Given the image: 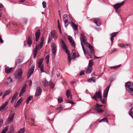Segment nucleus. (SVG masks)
I'll list each match as a JSON object with an SVG mask.
<instances>
[{
  "label": "nucleus",
  "mask_w": 133,
  "mask_h": 133,
  "mask_svg": "<svg viewBox=\"0 0 133 133\" xmlns=\"http://www.w3.org/2000/svg\"><path fill=\"white\" fill-rule=\"evenodd\" d=\"M80 39L81 42H82L84 45L89 48V50H88L87 51L88 54L89 55L91 56V54H94L95 51L93 48V47L86 41L85 36L83 35H81L80 37Z\"/></svg>",
  "instance_id": "1"
},
{
  "label": "nucleus",
  "mask_w": 133,
  "mask_h": 133,
  "mask_svg": "<svg viewBox=\"0 0 133 133\" xmlns=\"http://www.w3.org/2000/svg\"><path fill=\"white\" fill-rule=\"evenodd\" d=\"M63 20L65 24V26L66 27L70 23H71V26L74 30L77 31L78 30L77 26L75 24L71 21V19L69 15H64L63 16Z\"/></svg>",
  "instance_id": "2"
},
{
  "label": "nucleus",
  "mask_w": 133,
  "mask_h": 133,
  "mask_svg": "<svg viewBox=\"0 0 133 133\" xmlns=\"http://www.w3.org/2000/svg\"><path fill=\"white\" fill-rule=\"evenodd\" d=\"M60 42L62 46V47L63 50H64L65 52L68 55V64L69 65H70L71 61V57L69 53V52L67 49V46L64 43V41L62 39H61L60 41Z\"/></svg>",
  "instance_id": "3"
},
{
  "label": "nucleus",
  "mask_w": 133,
  "mask_h": 133,
  "mask_svg": "<svg viewBox=\"0 0 133 133\" xmlns=\"http://www.w3.org/2000/svg\"><path fill=\"white\" fill-rule=\"evenodd\" d=\"M44 38L43 37H42L41 38L40 44L36 45L35 49L34 51V58H35L37 53V49L39 48L40 45V48H41L43 46L44 44Z\"/></svg>",
  "instance_id": "4"
},
{
  "label": "nucleus",
  "mask_w": 133,
  "mask_h": 133,
  "mask_svg": "<svg viewBox=\"0 0 133 133\" xmlns=\"http://www.w3.org/2000/svg\"><path fill=\"white\" fill-rule=\"evenodd\" d=\"M23 73V70L20 68L16 69L14 74L15 78L17 79H19L22 77Z\"/></svg>",
  "instance_id": "5"
},
{
  "label": "nucleus",
  "mask_w": 133,
  "mask_h": 133,
  "mask_svg": "<svg viewBox=\"0 0 133 133\" xmlns=\"http://www.w3.org/2000/svg\"><path fill=\"white\" fill-rule=\"evenodd\" d=\"M127 89L132 95H133V83L128 82L125 84Z\"/></svg>",
  "instance_id": "6"
},
{
  "label": "nucleus",
  "mask_w": 133,
  "mask_h": 133,
  "mask_svg": "<svg viewBox=\"0 0 133 133\" xmlns=\"http://www.w3.org/2000/svg\"><path fill=\"white\" fill-rule=\"evenodd\" d=\"M51 51L52 53V58L54 57L56 51V47L55 44L53 43L51 45Z\"/></svg>",
  "instance_id": "7"
},
{
  "label": "nucleus",
  "mask_w": 133,
  "mask_h": 133,
  "mask_svg": "<svg viewBox=\"0 0 133 133\" xmlns=\"http://www.w3.org/2000/svg\"><path fill=\"white\" fill-rule=\"evenodd\" d=\"M101 94V91L99 90L98 92H96L94 95L93 96L91 97V98L97 101V98L99 99L102 98Z\"/></svg>",
  "instance_id": "8"
},
{
  "label": "nucleus",
  "mask_w": 133,
  "mask_h": 133,
  "mask_svg": "<svg viewBox=\"0 0 133 133\" xmlns=\"http://www.w3.org/2000/svg\"><path fill=\"white\" fill-rule=\"evenodd\" d=\"M50 34L51 37L53 38L54 40H56L57 39L58 37L57 33L55 30H54L52 31Z\"/></svg>",
  "instance_id": "9"
},
{
  "label": "nucleus",
  "mask_w": 133,
  "mask_h": 133,
  "mask_svg": "<svg viewBox=\"0 0 133 133\" xmlns=\"http://www.w3.org/2000/svg\"><path fill=\"white\" fill-rule=\"evenodd\" d=\"M14 115L15 114L14 113L10 114L9 115L7 119L6 120V123L5 124L12 122L13 121V118L14 117Z\"/></svg>",
  "instance_id": "10"
},
{
  "label": "nucleus",
  "mask_w": 133,
  "mask_h": 133,
  "mask_svg": "<svg viewBox=\"0 0 133 133\" xmlns=\"http://www.w3.org/2000/svg\"><path fill=\"white\" fill-rule=\"evenodd\" d=\"M42 91L41 88L39 87H38L36 89L35 97H38L41 94Z\"/></svg>",
  "instance_id": "11"
},
{
  "label": "nucleus",
  "mask_w": 133,
  "mask_h": 133,
  "mask_svg": "<svg viewBox=\"0 0 133 133\" xmlns=\"http://www.w3.org/2000/svg\"><path fill=\"white\" fill-rule=\"evenodd\" d=\"M35 66L34 65H32L31 68L29 69V71L28 72V74L27 76L28 78H29L31 75L32 74L34 70Z\"/></svg>",
  "instance_id": "12"
},
{
  "label": "nucleus",
  "mask_w": 133,
  "mask_h": 133,
  "mask_svg": "<svg viewBox=\"0 0 133 133\" xmlns=\"http://www.w3.org/2000/svg\"><path fill=\"white\" fill-rule=\"evenodd\" d=\"M110 86L108 85L104 90L103 93V97L104 98H107L108 92L110 88Z\"/></svg>",
  "instance_id": "13"
},
{
  "label": "nucleus",
  "mask_w": 133,
  "mask_h": 133,
  "mask_svg": "<svg viewBox=\"0 0 133 133\" xmlns=\"http://www.w3.org/2000/svg\"><path fill=\"white\" fill-rule=\"evenodd\" d=\"M68 39L71 45L75 48V44L72 37L68 36Z\"/></svg>",
  "instance_id": "14"
},
{
  "label": "nucleus",
  "mask_w": 133,
  "mask_h": 133,
  "mask_svg": "<svg viewBox=\"0 0 133 133\" xmlns=\"http://www.w3.org/2000/svg\"><path fill=\"white\" fill-rule=\"evenodd\" d=\"M93 21L98 26H100L101 24V20L99 18H95L93 19Z\"/></svg>",
  "instance_id": "15"
},
{
  "label": "nucleus",
  "mask_w": 133,
  "mask_h": 133,
  "mask_svg": "<svg viewBox=\"0 0 133 133\" xmlns=\"http://www.w3.org/2000/svg\"><path fill=\"white\" fill-rule=\"evenodd\" d=\"M124 3V2L123 1L121 3L116 4L114 5V7L115 9H117L119 8Z\"/></svg>",
  "instance_id": "16"
},
{
  "label": "nucleus",
  "mask_w": 133,
  "mask_h": 133,
  "mask_svg": "<svg viewBox=\"0 0 133 133\" xmlns=\"http://www.w3.org/2000/svg\"><path fill=\"white\" fill-rule=\"evenodd\" d=\"M40 35V30H38L35 33L36 41H37Z\"/></svg>",
  "instance_id": "17"
},
{
  "label": "nucleus",
  "mask_w": 133,
  "mask_h": 133,
  "mask_svg": "<svg viewBox=\"0 0 133 133\" xmlns=\"http://www.w3.org/2000/svg\"><path fill=\"white\" fill-rule=\"evenodd\" d=\"M117 32H115L110 34V36H111V37L110 39V40L111 42V44H112L113 42L114 37L116 35H117Z\"/></svg>",
  "instance_id": "18"
},
{
  "label": "nucleus",
  "mask_w": 133,
  "mask_h": 133,
  "mask_svg": "<svg viewBox=\"0 0 133 133\" xmlns=\"http://www.w3.org/2000/svg\"><path fill=\"white\" fill-rule=\"evenodd\" d=\"M26 91L25 86L23 87L21 90V91L20 94L19 95V96L21 97L22 95L24 94Z\"/></svg>",
  "instance_id": "19"
},
{
  "label": "nucleus",
  "mask_w": 133,
  "mask_h": 133,
  "mask_svg": "<svg viewBox=\"0 0 133 133\" xmlns=\"http://www.w3.org/2000/svg\"><path fill=\"white\" fill-rule=\"evenodd\" d=\"M70 92V91L69 90H68L66 91V95L67 96V97L68 98H71L72 96L71 95Z\"/></svg>",
  "instance_id": "20"
},
{
  "label": "nucleus",
  "mask_w": 133,
  "mask_h": 133,
  "mask_svg": "<svg viewBox=\"0 0 133 133\" xmlns=\"http://www.w3.org/2000/svg\"><path fill=\"white\" fill-rule=\"evenodd\" d=\"M42 82L43 85L45 87L48 84V82L46 79H43L42 81Z\"/></svg>",
  "instance_id": "21"
},
{
  "label": "nucleus",
  "mask_w": 133,
  "mask_h": 133,
  "mask_svg": "<svg viewBox=\"0 0 133 133\" xmlns=\"http://www.w3.org/2000/svg\"><path fill=\"white\" fill-rule=\"evenodd\" d=\"M12 68H10L9 67H6L5 68V71L6 73L8 74L11 71Z\"/></svg>",
  "instance_id": "22"
},
{
  "label": "nucleus",
  "mask_w": 133,
  "mask_h": 133,
  "mask_svg": "<svg viewBox=\"0 0 133 133\" xmlns=\"http://www.w3.org/2000/svg\"><path fill=\"white\" fill-rule=\"evenodd\" d=\"M8 103V102H6L4 104L1 106V107H0V111H1L4 109Z\"/></svg>",
  "instance_id": "23"
},
{
  "label": "nucleus",
  "mask_w": 133,
  "mask_h": 133,
  "mask_svg": "<svg viewBox=\"0 0 133 133\" xmlns=\"http://www.w3.org/2000/svg\"><path fill=\"white\" fill-rule=\"evenodd\" d=\"M92 68L88 66V67L86 71V72L87 74H89L92 71Z\"/></svg>",
  "instance_id": "24"
},
{
  "label": "nucleus",
  "mask_w": 133,
  "mask_h": 133,
  "mask_svg": "<svg viewBox=\"0 0 133 133\" xmlns=\"http://www.w3.org/2000/svg\"><path fill=\"white\" fill-rule=\"evenodd\" d=\"M72 53H73L72 55V59H74L77 56H78V53L77 52H73V50L72 51Z\"/></svg>",
  "instance_id": "25"
},
{
  "label": "nucleus",
  "mask_w": 133,
  "mask_h": 133,
  "mask_svg": "<svg viewBox=\"0 0 133 133\" xmlns=\"http://www.w3.org/2000/svg\"><path fill=\"white\" fill-rule=\"evenodd\" d=\"M120 47L123 48H126V46L128 47L129 48L130 47V45L128 44H120L119 45Z\"/></svg>",
  "instance_id": "26"
},
{
  "label": "nucleus",
  "mask_w": 133,
  "mask_h": 133,
  "mask_svg": "<svg viewBox=\"0 0 133 133\" xmlns=\"http://www.w3.org/2000/svg\"><path fill=\"white\" fill-rule=\"evenodd\" d=\"M95 110L98 112H101L103 111V110L100 108L95 107Z\"/></svg>",
  "instance_id": "27"
},
{
  "label": "nucleus",
  "mask_w": 133,
  "mask_h": 133,
  "mask_svg": "<svg viewBox=\"0 0 133 133\" xmlns=\"http://www.w3.org/2000/svg\"><path fill=\"white\" fill-rule=\"evenodd\" d=\"M22 101V98H21L19 100H18L17 102V104L16 105V106L15 107L16 108V107L19 105L21 103Z\"/></svg>",
  "instance_id": "28"
},
{
  "label": "nucleus",
  "mask_w": 133,
  "mask_h": 133,
  "mask_svg": "<svg viewBox=\"0 0 133 133\" xmlns=\"http://www.w3.org/2000/svg\"><path fill=\"white\" fill-rule=\"evenodd\" d=\"M96 81V79L94 78V77H92L90 78L88 80V81L89 82H91L93 81L94 82H95Z\"/></svg>",
  "instance_id": "29"
},
{
  "label": "nucleus",
  "mask_w": 133,
  "mask_h": 133,
  "mask_svg": "<svg viewBox=\"0 0 133 133\" xmlns=\"http://www.w3.org/2000/svg\"><path fill=\"white\" fill-rule=\"evenodd\" d=\"M129 115L132 117L133 118V108H131L129 113Z\"/></svg>",
  "instance_id": "30"
},
{
  "label": "nucleus",
  "mask_w": 133,
  "mask_h": 133,
  "mask_svg": "<svg viewBox=\"0 0 133 133\" xmlns=\"http://www.w3.org/2000/svg\"><path fill=\"white\" fill-rule=\"evenodd\" d=\"M28 43L30 47L32 44V40L30 37H29L28 38Z\"/></svg>",
  "instance_id": "31"
},
{
  "label": "nucleus",
  "mask_w": 133,
  "mask_h": 133,
  "mask_svg": "<svg viewBox=\"0 0 133 133\" xmlns=\"http://www.w3.org/2000/svg\"><path fill=\"white\" fill-rule=\"evenodd\" d=\"M22 60L20 59H17L15 63L16 65H17L19 64L21 62Z\"/></svg>",
  "instance_id": "32"
},
{
  "label": "nucleus",
  "mask_w": 133,
  "mask_h": 133,
  "mask_svg": "<svg viewBox=\"0 0 133 133\" xmlns=\"http://www.w3.org/2000/svg\"><path fill=\"white\" fill-rule=\"evenodd\" d=\"M12 82V79L10 77H9L7 79V81L5 84H8L9 83H10Z\"/></svg>",
  "instance_id": "33"
},
{
  "label": "nucleus",
  "mask_w": 133,
  "mask_h": 133,
  "mask_svg": "<svg viewBox=\"0 0 133 133\" xmlns=\"http://www.w3.org/2000/svg\"><path fill=\"white\" fill-rule=\"evenodd\" d=\"M121 65L120 64V65H119L117 66H111V67H110V68L111 69H117L118 68L120 67L121 66Z\"/></svg>",
  "instance_id": "34"
},
{
  "label": "nucleus",
  "mask_w": 133,
  "mask_h": 133,
  "mask_svg": "<svg viewBox=\"0 0 133 133\" xmlns=\"http://www.w3.org/2000/svg\"><path fill=\"white\" fill-rule=\"evenodd\" d=\"M43 60V59H39L38 62V66L43 65H42Z\"/></svg>",
  "instance_id": "35"
},
{
  "label": "nucleus",
  "mask_w": 133,
  "mask_h": 133,
  "mask_svg": "<svg viewBox=\"0 0 133 133\" xmlns=\"http://www.w3.org/2000/svg\"><path fill=\"white\" fill-rule=\"evenodd\" d=\"M107 122V123H108V121L107 120L106 118H104L101 119L99 121V122Z\"/></svg>",
  "instance_id": "36"
},
{
  "label": "nucleus",
  "mask_w": 133,
  "mask_h": 133,
  "mask_svg": "<svg viewBox=\"0 0 133 133\" xmlns=\"http://www.w3.org/2000/svg\"><path fill=\"white\" fill-rule=\"evenodd\" d=\"M25 130V129L24 128L21 129L18 131L17 133H24Z\"/></svg>",
  "instance_id": "37"
},
{
  "label": "nucleus",
  "mask_w": 133,
  "mask_h": 133,
  "mask_svg": "<svg viewBox=\"0 0 133 133\" xmlns=\"http://www.w3.org/2000/svg\"><path fill=\"white\" fill-rule=\"evenodd\" d=\"M92 60H90L89 61V63L88 66L92 68Z\"/></svg>",
  "instance_id": "38"
},
{
  "label": "nucleus",
  "mask_w": 133,
  "mask_h": 133,
  "mask_svg": "<svg viewBox=\"0 0 133 133\" xmlns=\"http://www.w3.org/2000/svg\"><path fill=\"white\" fill-rule=\"evenodd\" d=\"M49 55H48L45 57V59L46 60V63H48L49 61Z\"/></svg>",
  "instance_id": "39"
},
{
  "label": "nucleus",
  "mask_w": 133,
  "mask_h": 133,
  "mask_svg": "<svg viewBox=\"0 0 133 133\" xmlns=\"http://www.w3.org/2000/svg\"><path fill=\"white\" fill-rule=\"evenodd\" d=\"M100 100L101 101V102L103 104H105L106 103V100L105 99H102V98H100Z\"/></svg>",
  "instance_id": "40"
},
{
  "label": "nucleus",
  "mask_w": 133,
  "mask_h": 133,
  "mask_svg": "<svg viewBox=\"0 0 133 133\" xmlns=\"http://www.w3.org/2000/svg\"><path fill=\"white\" fill-rule=\"evenodd\" d=\"M18 92H16L13 96L12 97V98H14V99H15L18 95Z\"/></svg>",
  "instance_id": "41"
},
{
  "label": "nucleus",
  "mask_w": 133,
  "mask_h": 133,
  "mask_svg": "<svg viewBox=\"0 0 133 133\" xmlns=\"http://www.w3.org/2000/svg\"><path fill=\"white\" fill-rule=\"evenodd\" d=\"M49 85L52 88H54V85L52 82H50L49 83Z\"/></svg>",
  "instance_id": "42"
},
{
  "label": "nucleus",
  "mask_w": 133,
  "mask_h": 133,
  "mask_svg": "<svg viewBox=\"0 0 133 133\" xmlns=\"http://www.w3.org/2000/svg\"><path fill=\"white\" fill-rule=\"evenodd\" d=\"M41 72H44V71L43 69V66H38Z\"/></svg>",
  "instance_id": "43"
},
{
  "label": "nucleus",
  "mask_w": 133,
  "mask_h": 133,
  "mask_svg": "<svg viewBox=\"0 0 133 133\" xmlns=\"http://www.w3.org/2000/svg\"><path fill=\"white\" fill-rule=\"evenodd\" d=\"M58 103H60L63 102V99L61 97H59L58 99Z\"/></svg>",
  "instance_id": "44"
},
{
  "label": "nucleus",
  "mask_w": 133,
  "mask_h": 133,
  "mask_svg": "<svg viewBox=\"0 0 133 133\" xmlns=\"http://www.w3.org/2000/svg\"><path fill=\"white\" fill-rule=\"evenodd\" d=\"M11 91L10 90H8L6 91L5 92L4 94H5V95H7L9 94L10 93Z\"/></svg>",
  "instance_id": "45"
},
{
  "label": "nucleus",
  "mask_w": 133,
  "mask_h": 133,
  "mask_svg": "<svg viewBox=\"0 0 133 133\" xmlns=\"http://www.w3.org/2000/svg\"><path fill=\"white\" fill-rule=\"evenodd\" d=\"M42 4L43 5V8H45L46 6V3L45 1H43L42 2Z\"/></svg>",
  "instance_id": "46"
},
{
  "label": "nucleus",
  "mask_w": 133,
  "mask_h": 133,
  "mask_svg": "<svg viewBox=\"0 0 133 133\" xmlns=\"http://www.w3.org/2000/svg\"><path fill=\"white\" fill-rule=\"evenodd\" d=\"M32 98V96H30L27 98L26 100L28 101V102H29Z\"/></svg>",
  "instance_id": "47"
},
{
  "label": "nucleus",
  "mask_w": 133,
  "mask_h": 133,
  "mask_svg": "<svg viewBox=\"0 0 133 133\" xmlns=\"http://www.w3.org/2000/svg\"><path fill=\"white\" fill-rule=\"evenodd\" d=\"M81 45H82V49H83V52H84V54H85V52H86L85 49L84 48V47H83V44L82 43V42H81Z\"/></svg>",
  "instance_id": "48"
},
{
  "label": "nucleus",
  "mask_w": 133,
  "mask_h": 133,
  "mask_svg": "<svg viewBox=\"0 0 133 133\" xmlns=\"http://www.w3.org/2000/svg\"><path fill=\"white\" fill-rule=\"evenodd\" d=\"M8 127H6L2 131L6 133V132L8 130Z\"/></svg>",
  "instance_id": "49"
},
{
  "label": "nucleus",
  "mask_w": 133,
  "mask_h": 133,
  "mask_svg": "<svg viewBox=\"0 0 133 133\" xmlns=\"http://www.w3.org/2000/svg\"><path fill=\"white\" fill-rule=\"evenodd\" d=\"M58 28L59 30V31H60V32L61 33H62L61 28V26H60V25L59 23L58 22Z\"/></svg>",
  "instance_id": "50"
},
{
  "label": "nucleus",
  "mask_w": 133,
  "mask_h": 133,
  "mask_svg": "<svg viewBox=\"0 0 133 133\" xmlns=\"http://www.w3.org/2000/svg\"><path fill=\"white\" fill-rule=\"evenodd\" d=\"M103 105H99L97 103L96 105V106L95 107H97L100 108V107H102L103 106Z\"/></svg>",
  "instance_id": "51"
},
{
  "label": "nucleus",
  "mask_w": 133,
  "mask_h": 133,
  "mask_svg": "<svg viewBox=\"0 0 133 133\" xmlns=\"http://www.w3.org/2000/svg\"><path fill=\"white\" fill-rule=\"evenodd\" d=\"M67 103L71 104H75V103L72 101H67Z\"/></svg>",
  "instance_id": "52"
},
{
  "label": "nucleus",
  "mask_w": 133,
  "mask_h": 133,
  "mask_svg": "<svg viewBox=\"0 0 133 133\" xmlns=\"http://www.w3.org/2000/svg\"><path fill=\"white\" fill-rule=\"evenodd\" d=\"M30 121L31 122V125H33L34 124V120L33 119L31 118L30 119Z\"/></svg>",
  "instance_id": "53"
},
{
  "label": "nucleus",
  "mask_w": 133,
  "mask_h": 133,
  "mask_svg": "<svg viewBox=\"0 0 133 133\" xmlns=\"http://www.w3.org/2000/svg\"><path fill=\"white\" fill-rule=\"evenodd\" d=\"M59 111V112H61L62 111V108L61 107H60L57 109Z\"/></svg>",
  "instance_id": "54"
},
{
  "label": "nucleus",
  "mask_w": 133,
  "mask_h": 133,
  "mask_svg": "<svg viewBox=\"0 0 133 133\" xmlns=\"http://www.w3.org/2000/svg\"><path fill=\"white\" fill-rule=\"evenodd\" d=\"M3 5L1 3H0V10H2V8H3Z\"/></svg>",
  "instance_id": "55"
},
{
  "label": "nucleus",
  "mask_w": 133,
  "mask_h": 133,
  "mask_svg": "<svg viewBox=\"0 0 133 133\" xmlns=\"http://www.w3.org/2000/svg\"><path fill=\"white\" fill-rule=\"evenodd\" d=\"M84 71H82L80 72V75L81 76L82 75H83L84 74Z\"/></svg>",
  "instance_id": "56"
},
{
  "label": "nucleus",
  "mask_w": 133,
  "mask_h": 133,
  "mask_svg": "<svg viewBox=\"0 0 133 133\" xmlns=\"http://www.w3.org/2000/svg\"><path fill=\"white\" fill-rule=\"evenodd\" d=\"M28 83L30 86L32 84V81L31 80H29L28 81Z\"/></svg>",
  "instance_id": "57"
},
{
  "label": "nucleus",
  "mask_w": 133,
  "mask_h": 133,
  "mask_svg": "<svg viewBox=\"0 0 133 133\" xmlns=\"http://www.w3.org/2000/svg\"><path fill=\"white\" fill-rule=\"evenodd\" d=\"M3 120H2L1 121H0V127L3 124Z\"/></svg>",
  "instance_id": "58"
},
{
  "label": "nucleus",
  "mask_w": 133,
  "mask_h": 133,
  "mask_svg": "<svg viewBox=\"0 0 133 133\" xmlns=\"http://www.w3.org/2000/svg\"><path fill=\"white\" fill-rule=\"evenodd\" d=\"M3 41L1 37L0 36V43H3Z\"/></svg>",
  "instance_id": "59"
},
{
  "label": "nucleus",
  "mask_w": 133,
  "mask_h": 133,
  "mask_svg": "<svg viewBox=\"0 0 133 133\" xmlns=\"http://www.w3.org/2000/svg\"><path fill=\"white\" fill-rule=\"evenodd\" d=\"M15 100V99H14V98H12L11 99V103H12V104L13 103H14V101Z\"/></svg>",
  "instance_id": "60"
},
{
  "label": "nucleus",
  "mask_w": 133,
  "mask_h": 133,
  "mask_svg": "<svg viewBox=\"0 0 133 133\" xmlns=\"http://www.w3.org/2000/svg\"><path fill=\"white\" fill-rule=\"evenodd\" d=\"M10 129L12 131H13L14 129V127L13 126H11L10 127Z\"/></svg>",
  "instance_id": "61"
},
{
  "label": "nucleus",
  "mask_w": 133,
  "mask_h": 133,
  "mask_svg": "<svg viewBox=\"0 0 133 133\" xmlns=\"http://www.w3.org/2000/svg\"><path fill=\"white\" fill-rule=\"evenodd\" d=\"M89 112H90L89 111H87V112H86L84 114V115H86L88 114H89Z\"/></svg>",
  "instance_id": "62"
},
{
  "label": "nucleus",
  "mask_w": 133,
  "mask_h": 133,
  "mask_svg": "<svg viewBox=\"0 0 133 133\" xmlns=\"http://www.w3.org/2000/svg\"><path fill=\"white\" fill-rule=\"evenodd\" d=\"M76 82V81H75L74 82H71V84H75Z\"/></svg>",
  "instance_id": "63"
},
{
  "label": "nucleus",
  "mask_w": 133,
  "mask_h": 133,
  "mask_svg": "<svg viewBox=\"0 0 133 133\" xmlns=\"http://www.w3.org/2000/svg\"><path fill=\"white\" fill-rule=\"evenodd\" d=\"M100 58L99 57H97L96 56H94V58L95 59H96V58Z\"/></svg>",
  "instance_id": "64"
}]
</instances>
